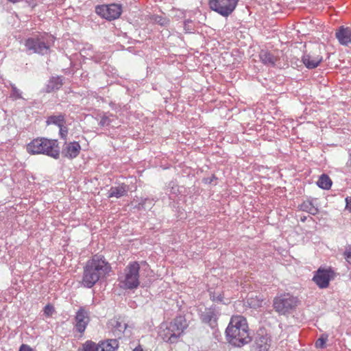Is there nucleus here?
<instances>
[{"label":"nucleus","instance_id":"1","mask_svg":"<svg viewBox=\"0 0 351 351\" xmlns=\"http://www.w3.org/2000/svg\"><path fill=\"white\" fill-rule=\"evenodd\" d=\"M111 265L101 255H95L84 267L82 285L86 288H92L100 280L106 277L111 271Z\"/></svg>","mask_w":351,"mask_h":351},{"label":"nucleus","instance_id":"2","mask_svg":"<svg viewBox=\"0 0 351 351\" xmlns=\"http://www.w3.org/2000/svg\"><path fill=\"white\" fill-rule=\"evenodd\" d=\"M229 342L234 346L241 347L251 341L246 319L241 315H234L226 330Z\"/></svg>","mask_w":351,"mask_h":351},{"label":"nucleus","instance_id":"3","mask_svg":"<svg viewBox=\"0 0 351 351\" xmlns=\"http://www.w3.org/2000/svg\"><path fill=\"white\" fill-rule=\"evenodd\" d=\"M26 149L32 155L44 154L55 159L60 156L58 143L55 139L36 138L27 145Z\"/></svg>","mask_w":351,"mask_h":351},{"label":"nucleus","instance_id":"4","mask_svg":"<svg viewBox=\"0 0 351 351\" xmlns=\"http://www.w3.org/2000/svg\"><path fill=\"white\" fill-rule=\"evenodd\" d=\"M186 328L185 319L182 317H178L169 324L162 325L160 327L159 336L163 341L173 343L177 341Z\"/></svg>","mask_w":351,"mask_h":351},{"label":"nucleus","instance_id":"5","mask_svg":"<svg viewBox=\"0 0 351 351\" xmlns=\"http://www.w3.org/2000/svg\"><path fill=\"white\" fill-rule=\"evenodd\" d=\"M53 42V37L51 35L40 34L26 39L25 46L31 53L45 55L49 53Z\"/></svg>","mask_w":351,"mask_h":351},{"label":"nucleus","instance_id":"6","mask_svg":"<svg viewBox=\"0 0 351 351\" xmlns=\"http://www.w3.org/2000/svg\"><path fill=\"white\" fill-rule=\"evenodd\" d=\"M140 265L138 262L130 263L125 268L124 272L119 277V285L125 289H136L139 281Z\"/></svg>","mask_w":351,"mask_h":351},{"label":"nucleus","instance_id":"7","mask_svg":"<svg viewBox=\"0 0 351 351\" xmlns=\"http://www.w3.org/2000/svg\"><path fill=\"white\" fill-rule=\"evenodd\" d=\"M298 303L297 297L286 293L278 295L274 298L273 307L278 314L286 315L291 313Z\"/></svg>","mask_w":351,"mask_h":351},{"label":"nucleus","instance_id":"8","mask_svg":"<svg viewBox=\"0 0 351 351\" xmlns=\"http://www.w3.org/2000/svg\"><path fill=\"white\" fill-rule=\"evenodd\" d=\"M239 0H209L210 9L223 17H228L232 14L237 8Z\"/></svg>","mask_w":351,"mask_h":351},{"label":"nucleus","instance_id":"9","mask_svg":"<svg viewBox=\"0 0 351 351\" xmlns=\"http://www.w3.org/2000/svg\"><path fill=\"white\" fill-rule=\"evenodd\" d=\"M95 11L101 17L112 21L120 16L122 12V7L120 4L117 3L101 5L96 7Z\"/></svg>","mask_w":351,"mask_h":351},{"label":"nucleus","instance_id":"10","mask_svg":"<svg viewBox=\"0 0 351 351\" xmlns=\"http://www.w3.org/2000/svg\"><path fill=\"white\" fill-rule=\"evenodd\" d=\"M118 346L116 339L101 341L97 346L92 341H86L82 346V351H116Z\"/></svg>","mask_w":351,"mask_h":351},{"label":"nucleus","instance_id":"11","mask_svg":"<svg viewBox=\"0 0 351 351\" xmlns=\"http://www.w3.org/2000/svg\"><path fill=\"white\" fill-rule=\"evenodd\" d=\"M322 60L321 48L319 45H313L312 50L308 53H305L302 58V62L305 66L310 69L317 67Z\"/></svg>","mask_w":351,"mask_h":351},{"label":"nucleus","instance_id":"12","mask_svg":"<svg viewBox=\"0 0 351 351\" xmlns=\"http://www.w3.org/2000/svg\"><path fill=\"white\" fill-rule=\"evenodd\" d=\"M334 278V271L331 269L319 268L315 272L313 280L320 289H326L330 281Z\"/></svg>","mask_w":351,"mask_h":351},{"label":"nucleus","instance_id":"13","mask_svg":"<svg viewBox=\"0 0 351 351\" xmlns=\"http://www.w3.org/2000/svg\"><path fill=\"white\" fill-rule=\"evenodd\" d=\"M90 322L89 313L84 307H80L75 316V328L82 334Z\"/></svg>","mask_w":351,"mask_h":351},{"label":"nucleus","instance_id":"14","mask_svg":"<svg viewBox=\"0 0 351 351\" xmlns=\"http://www.w3.org/2000/svg\"><path fill=\"white\" fill-rule=\"evenodd\" d=\"M220 315L219 311L215 307L206 308L201 314L202 322L208 324L210 328H215L217 326V320Z\"/></svg>","mask_w":351,"mask_h":351},{"label":"nucleus","instance_id":"15","mask_svg":"<svg viewBox=\"0 0 351 351\" xmlns=\"http://www.w3.org/2000/svg\"><path fill=\"white\" fill-rule=\"evenodd\" d=\"M335 36L341 45L348 46L351 44V28L344 26L339 27L335 32Z\"/></svg>","mask_w":351,"mask_h":351},{"label":"nucleus","instance_id":"16","mask_svg":"<svg viewBox=\"0 0 351 351\" xmlns=\"http://www.w3.org/2000/svg\"><path fill=\"white\" fill-rule=\"evenodd\" d=\"M81 150V146L78 142L73 141L66 144L64 148L62 149V154L64 156L73 159L76 158Z\"/></svg>","mask_w":351,"mask_h":351},{"label":"nucleus","instance_id":"17","mask_svg":"<svg viewBox=\"0 0 351 351\" xmlns=\"http://www.w3.org/2000/svg\"><path fill=\"white\" fill-rule=\"evenodd\" d=\"M258 56L261 62L267 66H274L278 60L277 56L267 49H261Z\"/></svg>","mask_w":351,"mask_h":351},{"label":"nucleus","instance_id":"18","mask_svg":"<svg viewBox=\"0 0 351 351\" xmlns=\"http://www.w3.org/2000/svg\"><path fill=\"white\" fill-rule=\"evenodd\" d=\"M128 186L125 184H121L118 186H112L108 192V197L120 198L126 195Z\"/></svg>","mask_w":351,"mask_h":351},{"label":"nucleus","instance_id":"19","mask_svg":"<svg viewBox=\"0 0 351 351\" xmlns=\"http://www.w3.org/2000/svg\"><path fill=\"white\" fill-rule=\"evenodd\" d=\"M256 350L267 351L270 346V339L267 335H261L256 339Z\"/></svg>","mask_w":351,"mask_h":351},{"label":"nucleus","instance_id":"20","mask_svg":"<svg viewBox=\"0 0 351 351\" xmlns=\"http://www.w3.org/2000/svg\"><path fill=\"white\" fill-rule=\"evenodd\" d=\"M62 86V81L60 77H52L46 85V92L51 93L58 90Z\"/></svg>","mask_w":351,"mask_h":351},{"label":"nucleus","instance_id":"21","mask_svg":"<svg viewBox=\"0 0 351 351\" xmlns=\"http://www.w3.org/2000/svg\"><path fill=\"white\" fill-rule=\"evenodd\" d=\"M46 123L47 125H56L58 127L62 126L65 123V115L60 113L56 115H51L47 117Z\"/></svg>","mask_w":351,"mask_h":351},{"label":"nucleus","instance_id":"22","mask_svg":"<svg viewBox=\"0 0 351 351\" xmlns=\"http://www.w3.org/2000/svg\"><path fill=\"white\" fill-rule=\"evenodd\" d=\"M300 209L313 215L318 213V208L313 204L312 201L310 200L303 202L300 205Z\"/></svg>","mask_w":351,"mask_h":351},{"label":"nucleus","instance_id":"23","mask_svg":"<svg viewBox=\"0 0 351 351\" xmlns=\"http://www.w3.org/2000/svg\"><path fill=\"white\" fill-rule=\"evenodd\" d=\"M317 186L325 190L329 189L332 186V180L326 174H322L317 181Z\"/></svg>","mask_w":351,"mask_h":351},{"label":"nucleus","instance_id":"24","mask_svg":"<svg viewBox=\"0 0 351 351\" xmlns=\"http://www.w3.org/2000/svg\"><path fill=\"white\" fill-rule=\"evenodd\" d=\"M114 322L115 323L113 324V327H114L113 332L115 336L120 337L121 335L125 330V329L127 328V325H126V324L121 322H119V321H115Z\"/></svg>","mask_w":351,"mask_h":351},{"label":"nucleus","instance_id":"25","mask_svg":"<svg viewBox=\"0 0 351 351\" xmlns=\"http://www.w3.org/2000/svg\"><path fill=\"white\" fill-rule=\"evenodd\" d=\"M328 335L322 334L315 341V346L317 348L323 349L326 347V343L328 341Z\"/></svg>","mask_w":351,"mask_h":351},{"label":"nucleus","instance_id":"26","mask_svg":"<svg viewBox=\"0 0 351 351\" xmlns=\"http://www.w3.org/2000/svg\"><path fill=\"white\" fill-rule=\"evenodd\" d=\"M12 92L10 93V98L13 100H16L22 98L21 92L16 88L14 84H11Z\"/></svg>","mask_w":351,"mask_h":351},{"label":"nucleus","instance_id":"27","mask_svg":"<svg viewBox=\"0 0 351 351\" xmlns=\"http://www.w3.org/2000/svg\"><path fill=\"white\" fill-rule=\"evenodd\" d=\"M152 205V200L148 199V198H144L141 199L140 202H138V208H144L146 209L147 208L151 206Z\"/></svg>","mask_w":351,"mask_h":351},{"label":"nucleus","instance_id":"28","mask_svg":"<svg viewBox=\"0 0 351 351\" xmlns=\"http://www.w3.org/2000/svg\"><path fill=\"white\" fill-rule=\"evenodd\" d=\"M110 117H112V115H104L103 117H101V120L99 121V125L102 127H106L110 125L111 123Z\"/></svg>","mask_w":351,"mask_h":351},{"label":"nucleus","instance_id":"29","mask_svg":"<svg viewBox=\"0 0 351 351\" xmlns=\"http://www.w3.org/2000/svg\"><path fill=\"white\" fill-rule=\"evenodd\" d=\"M343 256L346 261L351 265V245L346 247Z\"/></svg>","mask_w":351,"mask_h":351},{"label":"nucleus","instance_id":"30","mask_svg":"<svg viewBox=\"0 0 351 351\" xmlns=\"http://www.w3.org/2000/svg\"><path fill=\"white\" fill-rule=\"evenodd\" d=\"M58 128H60L59 134H60V137L62 139L66 140L67 134H68L67 128L66 126H64V125H62V126H60Z\"/></svg>","mask_w":351,"mask_h":351},{"label":"nucleus","instance_id":"31","mask_svg":"<svg viewBox=\"0 0 351 351\" xmlns=\"http://www.w3.org/2000/svg\"><path fill=\"white\" fill-rule=\"evenodd\" d=\"M210 298L214 302H222L223 296L220 293H210Z\"/></svg>","mask_w":351,"mask_h":351},{"label":"nucleus","instance_id":"32","mask_svg":"<svg viewBox=\"0 0 351 351\" xmlns=\"http://www.w3.org/2000/svg\"><path fill=\"white\" fill-rule=\"evenodd\" d=\"M53 311H54L53 307L49 304L45 306L44 308V314L48 317L51 316Z\"/></svg>","mask_w":351,"mask_h":351},{"label":"nucleus","instance_id":"33","mask_svg":"<svg viewBox=\"0 0 351 351\" xmlns=\"http://www.w3.org/2000/svg\"><path fill=\"white\" fill-rule=\"evenodd\" d=\"M191 23H192V21H189V20L184 21V28L186 32H191V30H192V28L191 27Z\"/></svg>","mask_w":351,"mask_h":351},{"label":"nucleus","instance_id":"34","mask_svg":"<svg viewBox=\"0 0 351 351\" xmlns=\"http://www.w3.org/2000/svg\"><path fill=\"white\" fill-rule=\"evenodd\" d=\"M19 351H34L33 349L26 344H22Z\"/></svg>","mask_w":351,"mask_h":351},{"label":"nucleus","instance_id":"35","mask_svg":"<svg viewBox=\"0 0 351 351\" xmlns=\"http://www.w3.org/2000/svg\"><path fill=\"white\" fill-rule=\"evenodd\" d=\"M346 209L351 212V197H346Z\"/></svg>","mask_w":351,"mask_h":351},{"label":"nucleus","instance_id":"36","mask_svg":"<svg viewBox=\"0 0 351 351\" xmlns=\"http://www.w3.org/2000/svg\"><path fill=\"white\" fill-rule=\"evenodd\" d=\"M348 165L351 167V154H349V159L348 161Z\"/></svg>","mask_w":351,"mask_h":351},{"label":"nucleus","instance_id":"37","mask_svg":"<svg viewBox=\"0 0 351 351\" xmlns=\"http://www.w3.org/2000/svg\"><path fill=\"white\" fill-rule=\"evenodd\" d=\"M301 219H302V221H304L305 219H306V217H302Z\"/></svg>","mask_w":351,"mask_h":351}]
</instances>
